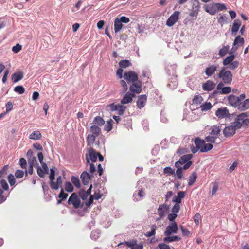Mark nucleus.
<instances>
[{"mask_svg":"<svg viewBox=\"0 0 249 249\" xmlns=\"http://www.w3.org/2000/svg\"><path fill=\"white\" fill-rule=\"evenodd\" d=\"M247 113H242L237 116L235 122L231 125L226 127L223 130L225 137L233 136L237 129L240 128L242 126H249V119L247 118Z\"/></svg>","mask_w":249,"mask_h":249,"instance_id":"f257e3e1","label":"nucleus"},{"mask_svg":"<svg viewBox=\"0 0 249 249\" xmlns=\"http://www.w3.org/2000/svg\"><path fill=\"white\" fill-rule=\"evenodd\" d=\"M196 147L192 146L191 147V151L193 153L197 152L198 150L202 153L207 152L213 148L211 143H206L205 141L199 138H197L194 141Z\"/></svg>","mask_w":249,"mask_h":249,"instance_id":"f03ea898","label":"nucleus"},{"mask_svg":"<svg viewBox=\"0 0 249 249\" xmlns=\"http://www.w3.org/2000/svg\"><path fill=\"white\" fill-rule=\"evenodd\" d=\"M233 52H231L229 53L230 55L226 57L223 61V65L227 69L234 70L237 69L239 66V61L237 60H234L235 59V55Z\"/></svg>","mask_w":249,"mask_h":249,"instance_id":"7ed1b4c3","label":"nucleus"},{"mask_svg":"<svg viewBox=\"0 0 249 249\" xmlns=\"http://www.w3.org/2000/svg\"><path fill=\"white\" fill-rule=\"evenodd\" d=\"M218 78L222 81V83L225 84H230L232 80V74L231 72L229 70H226L225 67H223L219 71L218 73L217 74Z\"/></svg>","mask_w":249,"mask_h":249,"instance_id":"20e7f679","label":"nucleus"},{"mask_svg":"<svg viewBox=\"0 0 249 249\" xmlns=\"http://www.w3.org/2000/svg\"><path fill=\"white\" fill-rule=\"evenodd\" d=\"M68 203L71 204L75 209L82 208L83 204L81 203L79 196L75 193H72L70 196Z\"/></svg>","mask_w":249,"mask_h":249,"instance_id":"39448f33","label":"nucleus"},{"mask_svg":"<svg viewBox=\"0 0 249 249\" xmlns=\"http://www.w3.org/2000/svg\"><path fill=\"white\" fill-rule=\"evenodd\" d=\"M121 245H125L131 249H143V245L142 242L137 244V240L133 239L130 241L121 242L118 244V246Z\"/></svg>","mask_w":249,"mask_h":249,"instance_id":"423d86ee","label":"nucleus"},{"mask_svg":"<svg viewBox=\"0 0 249 249\" xmlns=\"http://www.w3.org/2000/svg\"><path fill=\"white\" fill-rule=\"evenodd\" d=\"M246 98L245 94H242L239 96L230 95L228 98L229 104L235 107H237L240 101L244 100Z\"/></svg>","mask_w":249,"mask_h":249,"instance_id":"0eeeda50","label":"nucleus"},{"mask_svg":"<svg viewBox=\"0 0 249 249\" xmlns=\"http://www.w3.org/2000/svg\"><path fill=\"white\" fill-rule=\"evenodd\" d=\"M178 227L176 222H173L169 224L165 229L164 232L165 236H170L173 234H176L178 232Z\"/></svg>","mask_w":249,"mask_h":249,"instance_id":"6e6552de","label":"nucleus"},{"mask_svg":"<svg viewBox=\"0 0 249 249\" xmlns=\"http://www.w3.org/2000/svg\"><path fill=\"white\" fill-rule=\"evenodd\" d=\"M123 78L129 83H134L138 80V76L133 71L125 72L123 75Z\"/></svg>","mask_w":249,"mask_h":249,"instance_id":"1a4fd4ad","label":"nucleus"},{"mask_svg":"<svg viewBox=\"0 0 249 249\" xmlns=\"http://www.w3.org/2000/svg\"><path fill=\"white\" fill-rule=\"evenodd\" d=\"M142 82L139 80H137L134 83H132L129 87V90L134 94L140 93L142 90Z\"/></svg>","mask_w":249,"mask_h":249,"instance_id":"9d476101","label":"nucleus"},{"mask_svg":"<svg viewBox=\"0 0 249 249\" xmlns=\"http://www.w3.org/2000/svg\"><path fill=\"white\" fill-rule=\"evenodd\" d=\"M179 12H174L168 18L166 21V25L169 27L173 26L176 23L179 18Z\"/></svg>","mask_w":249,"mask_h":249,"instance_id":"9b49d317","label":"nucleus"},{"mask_svg":"<svg viewBox=\"0 0 249 249\" xmlns=\"http://www.w3.org/2000/svg\"><path fill=\"white\" fill-rule=\"evenodd\" d=\"M99 155V152H96L92 148H90L89 150V155L86 154V158L87 162L89 163H90V160L91 162H95Z\"/></svg>","mask_w":249,"mask_h":249,"instance_id":"f8f14e48","label":"nucleus"},{"mask_svg":"<svg viewBox=\"0 0 249 249\" xmlns=\"http://www.w3.org/2000/svg\"><path fill=\"white\" fill-rule=\"evenodd\" d=\"M219 67L218 65H209L205 70V74L208 76L211 77L217 71Z\"/></svg>","mask_w":249,"mask_h":249,"instance_id":"ddd939ff","label":"nucleus"},{"mask_svg":"<svg viewBox=\"0 0 249 249\" xmlns=\"http://www.w3.org/2000/svg\"><path fill=\"white\" fill-rule=\"evenodd\" d=\"M192 154L184 155L181 156L179 160L175 163V166L178 167L179 164H183L190 161V160L192 159Z\"/></svg>","mask_w":249,"mask_h":249,"instance_id":"4468645a","label":"nucleus"},{"mask_svg":"<svg viewBox=\"0 0 249 249\" xmlns=\"http://www.w3.org/2000/svg\"><path fill=\"white\" fill-rule=\"evenodd\" d=\"M245 40L244 38L241 37L240 36H237L234 39L233 42V45L235 47H232L231 52H234L238 47L243 46Z\"/></svg>","mask_w":249,"mask_h":249,"instance_id":"2eb2a0df","label":"nucleus"},{"mask_svg":"<svg viewBox=\"0 0 249 249\" xmlns=\"http://www.w3.org/2000/svg\"><path fill=\"white\" fill-rule=\"evenodd\" d=\"M215 115L218 118H224L229 116V110L226 107H221L218 108L216 112Z\"/></svg>","mask_w":249,"mask_h":249,"instance_id":"dca6fc26","label":"nucleus"},{"mask_svg":"<svg viewBox=\"0 0 249 249\" xmlns=\"http://www.w3.org/2000/svg\"><path fill=\"white\" fill-rule=\"evenodd\" d=\"M135 97V94L127 92L121 101L122 105L130 103L132 102L133 98Z\"/></svg>","mask_w":249,"mask_h":249,"instance_id":"f3484780","label":"nucleus"},{"mask_svg":"<svg viewBox=\"0 0 249 249\" xmlns=\"http://www.w3.org/2000/svg\"><path fill=\"white\" fill-rule=\"evenodd\" d=\"M215 87V84L211 80H208L202 85V89L204 91H210Z\"/></svg>","mask_w":249,"mask_h":249,"instance_id":"a211bd4d","label":"nucleus"},{"mask_svg":"<svg viewBox=\"0 0 249 249\" xmlns=\"http://www.w3.org/2000/svg\"><path fill=\"white\" fill-rule=\"evenodd\" d=\"M168 207L164 204L160 205L158 209V214L160 217L157 219V220H160L164 217L167 212Z\"/></svg>","mask_w":249,"mask_h":249,"instance_id":"6ab92c4d","label":"nucleus"},{"mask_svg":"<svg viewBox=\"0 0 249 249\" xmlns=\"http://www.w3.org/2000/svg\"><path fill=\"white\" fill-rule=\"evenodd\" d=\"M147 101L146 95H141L138 97L137 102V107L138 108L141 109L143 107Z\"/></svg>","mask_w":249,"mask_h":249,"instance_id":"aec40b11","label":"nucleus"},{"mask_svg":"<svg viewBox=\"0 0 249 249\" xmlns=\"http://www.w3.org/2000/svg\"><path fill=\"white\" fill-rule=\"evenodd\" d=\"M205 11L212 15H214L216 12L215 4H207L204 6Z\"/></svg>","mask_w":249,"mask_h":249,"instance_id":"412c9836","label":"nucleus"},{"mask_svg":"<svg viewBox=\"0 0 249 249\" xmlns=\"http://www.w3.org/2000/svg\"><path fill=\"white\" fill-rule=\"evenodd\" d=\"M223 83L222 82H220L217 85V90H221L220 91V93L222 94H227L231 92V88L229 87H223Z\"/></svg>","mask_w":249,"mask_h":249,"instance_id":"4be33fe9","label":"nucleus"},{"mask_svg":"<svg viewBox=\"0 0 249 249\" xmlns=\"http://www.w3.org/2000/svg\"><path fill=\"white\" fill-rule=\"evenodd\" d=\"M240 111H245L249 108V99L240 101L237 107Z\"/></svg>","mask_w":249,"mask_h":249,"instance_id":"5701e85b","label":"nucleus"},{"mask_svg":"<svg viewBox=\"0 0 249 249\" xmlns=\"http://www.w3.org/2000/svg\"><path fill=\"white\" fill-rule=\"evenodd\" d=\"M181 239V238L179 236L173 235L165 236L163 238V240L165 243H170L172 242L179 241Z\"/></svg>","mask_w":249,"mask_h":249,"instance_id":"b1692460","label":"nucleus"},{"mask_svg":"<svg viewBox=\"0 0 249 249\" xmlns=\"http://www.w3.org/2000/svg\"><path fill=\"white\" fill-rule=\"evenodd\" d=\"M221 130V129L220 128L219 126L213 125L212 126L211 128V132L210 133V134L217 138L219 135Z\"/></svg>","mask_w":249,"mask_h":249,"instance_id":"393cba45","label":"nucleus"},{"mask_svg":"<svg viewBox=\"0 0 249 249\" xmlns=\"http://www.w3.org/2000/svg\"><path fill=\"white\" fill-rule=\"evenodd\" d=\"M90 132L92 134L98 137L101 133V129L100 127L96 125H92L90 127Z\"/></svg>","mask_w":249,"mask_h":249,"instance_id":"a878e982","label":"nucleus"},{"mask_svg":"<svg viewBox=\"0 0 249 249\" xmlns=\"http://www.w3.org/2000/svg\"><path fill=\"white\" fill-rule=\"evenodd\" d=\"M23 78V73L22 72L14 73L12 75V80L14 83H16Z\"/></svg>","mask_w":249,"mask_h":249,"instance_id":"bb28decb","label":"nucleus"},{"mask_svg":"<svg viewBox=\"0 0 249 249\" xmlns=\"http://www.w3.org/2000/svg\"><path fill=\"white\" fill-rule=\"evenodd\" d=\"M42 135L39 130L34 131L29 135V139L34 140H38L41 139Z\"/></svg>","mask_w":249,"mask_h":249,"instance_id":"cd10ccee","label":"nucleus"},{"mask_svg":"<svg viewBox=\"0 0 249 249\" xmlns=\"http://www.w3.org/2000/svg\"><path fill=\"white\" fill-rule=\"evenodd\" d=\"M230 50V46L229 45L224 46L222 48H221L219 51L218 55L223 57L225 56L227 53H229L231 51L229 52Z\"/></svg>","mask_w":249,"mask_h":249,"instance_id":"c85d7f7f","label":"nucleus"},{"mask_svg":"<svg viewBox=\"0 0 249 249\" xmlns=\"http://www.w3.org/2000/svg\"><path fill=\"white\" fill-rule=\"evenodd\" d=\"M80 178L84 185H87L89 183L90 179V176L89 174L87 172H83L81 175Z\"/></svg>","mask_w":249,"mask_h":249,"instance_id":"c756f323","label":"nucleus"},{"mask_svg":"<svg viewBox=\"0 0 249 249\" xmlns=\"http://www.w3.org/2000/svg\"><path fill=\"white\" fill-rule=\"evenodd\" d=\"M203 101V98L200 95H196L194 96L192 101V104L195 105H200Z\"/></svg>","mask_w":249,"mask_h":249,"instance_id":"7c9ffc66","label":"nucleus"},{"mask_svg":"<svg viewBox=\"0 0 249 249\" xmlns=\"http://www.w3.org/2000/svg\"><path fill=\"white\" fill-rule=\"evenodd\" d=\"M93 124H94L93 125H96L99 126V127H101L104 124L105 121L101 117L96 116L93 120Z\"/></svg>","mask_w":249,"mask_h":249,"instance_id":"2f4dec72","label":"nucleus"},{"mask_svg":"<svg viewBox=\"0 0 249 249\" xmlns=\"http://www.w3.org/2000/svg\"><path fill=\"white\" fill-rule=\"evenodd\" d=\"M212 107L213 106L210 102H205L200 105L199 108L201 111L204 112L210 110Z\"/></svg>","mask_w":249,"mask_h":249,"instance_id":"473e14b6","label":"nucleus"},{"mask_svg":"<svg viewBox=\"0 0 249 249\" xmlns=\"http://www.w3.org/2000/svg\"><path fill=\"white\" fill-rule=\"evenodd\" d=\"M241 21L239 19H236L234 21V22L232 24V28H231V32L232 33H236L240 26H241Z\"/></svg>","mask_w":249,"mask_h":249,"instance_id":"72a5a7b5","label":"nucleus"},{"mask_svg":"<svg viewBox=\"0 0 249 249\" xmlns=\"http://www.w3.org/2000/svg\"><path fill=\"white\" fill-rule=\"evenodd\" d=\"M96 137V136L92 134L88 135L87 137V142L88 146H91L93 145L95 142Z\"/></svg>","mask_w":249,"mask_h":249,"instance_id":"f704fd0d","label":"nucleus"},{"mask_svg":"<svg viewBox=\"0 0 249 249\" xmlns=\"http://www.w3.org/2000/svg\"><path fill=\"white\" fill-rule=\"evenodd\" d=\"M122 23L119 20V18H116L114 20V31L116 33L119 32L122 28Z\"/></svg>","mask_w":249,"mask_h":249,"instance_id":"c9c22d12","label":"nucleus"},{"mask_svg":"<svg viewBox=\"0 0 249 249\" xmlns=\"http://www.w3.org/2000/svg\"><path fill=\"white\" fill-rule=\"evenodd\" d=\"M119 65L122 69L126 68L132 65L131 62L128 60H122L119 62Z\"/></svg>","mask_w":249,"mask_h":249,"instance_id":"e433bc0d","label":"nucleus"},{"mask_svg":"<svg viewBox=\"0 0 249 249\" xmlns=\"http://www.w3.org/2000/svg\"><path fill=\"white\" fill-rule=\"evenodd\" d=\"M197 173L196 171L193 172L189 177L188 182L189 186H192L195 183L197 178Z\"/></svg>","mask_w":249,"mask_h":249,"instance_id":"4c0bfd02","label":"nucleus"},{"mask_svg":"<svg viewBox=\"0 0 249 249\" xmlns=\"http://www.w3.org/2000/svg\"><path fill=\"white\" fill-rule=\"evenodd\" d=\"M156 225H153L151 227V231L146 232V233H145V236L147 237H150L154 236L156 234Z\"/></svg>","mask_w":249,"mask_h":249,"instance_id":"58836bf2","label":"nucleus"},{"mask_svg":"<svg viewBox=\"0 0 249 249\" xmlns=\"http://www.w3.org/2000/svg\"><path fill=\"white\" fill-rule=\"evenodd\" d=\"M68 196V194L65 193L64 192L63 189L62 188L61 190L60 191V193L58 195V197L61 198V200H58V204L61 203L62 201H64V200H66V198H67Z\"/></svg>","mask_w":249,"mask_h":249,"instance_id":"ea45409f","label":"nucleus"},{"mask_svg":"<svg viewBox=\"0 0 249 249\" xmlns=\"http://www.w3.org/2000/svg\"><path fill=\"white\" fill-rule=\"evenodd\" d=\"M120 83L122 86L121 92L123 94L125 93L128 89L127 85L126 82L124 80H121Z\"/></svg>","mask_w":249,"mask_h":249,"instance_id":"a19ab883","label":"nucleus"},{"mask_svg":"<svg viewBox=\"0 0 249 249\" xmlns=\"http://www.w3.org/2000/svg\"><path fill=\"white\" fill-rule=\"evenodd\" d=\"M71 181L72 184H73L76 187L78 188L80 187V182L78 178L75 176H72Z\"/></svg>","mask_w":249,"mask_h":249,"instance_id":"79ce46f5","label":"nucleus"},{"mask_svg":"<svg viewBox=\"0 0 249 249\" xmlns=\"http://www.w3.org/2000/svg\"><path fill=\"white\" fill-rule=\"evenodd\" d=\"M163 173L167 176H170L175 174V171L170 167H166L163 169Z\"/></svg>","mask_w":249,"mask_h":249,"instance_id":"37998d69","label":"nucleus"},{"mask_svg":"<svg viewBox=\"0 0 249 249\" xmlns=\"http://www.w3.org/2000/svg\"><path fill=\"white\" fill-rule=\"evenodd\" d=\"M126 107L122 105L118 104L117 105V111H118V114L120 115H122L124 112L125 111Z\"/></svg>","mask_w":249,"mask_h":249,"instance_id":"c03bdc74","label":"nucleus"},{"mask_svg":"<svg viewBox=\"0 0 249 249\" xmlns=\"http://www.w3.org/2000/svg\"><path fill=\"white\" fill-rule=\"evenodd\" d=\"M195 224L198 225L202 221V217L199 213H196L194 216Z\"/></svg>","mask_w":249,"mask_h":249,"instance_id":"a18cd8bd","label":"nucleus"},{"mask_svg":"<svg viewBox=\"0 0 249 249\" xmlns=\"http://www.w3.org/2000/svg\"><path fill=\"white\" fill-rule=\"evenodd\" d=\"M65 189L67 192H72L73 191L72 184L70 182H66L65 183Z\"/></svg>","mask_w":249,"mask_h":249,"instance_id":"49530a36","label":"nucleus"},{"mask_svg":"<svg viewBox=\"0 0 249 249\" xmlns=\"http://www.w3.org/2000/svg\"><path fill=\"white\" fill-rule=\"evenodd\" d=\"M9 166L8 165H5L0 171V178L4 177L7 174V170Z\"/></svg>","mask_w":249,"mask_h":249,"instance_id":"de8ad7c7","label":"nucleus"},{"mask_svg":"<svg viewBox=\"0 0 249 249\" xmlns=\"http://www.w3.org/2000/svg\"><path fill=\"white\" fill-rule=\"evenodd\" d=\"M112 122L113 121L111 119L107 122V124L104 127V130L105 131L109 132L112 129Z\"/></svg>","mask_w":249,"mask_h":249,"instance_id":"09e8293b","label":"nucleus"},{"mask_svg":"<svg viewBox=\"0 0 249 249\" xmlns=\"http://www.w3.org/2000/svg\"><path fill=\"white\" fill-rule=\"evenodd\" d=\"M14 91L19 94H22L25 92V89L22 86H17L14 88Z\"/></svg>","mask_w":249,"mask_h":249,"instance_id":"8fccbe9b","label":"nucleus"},{"mask_svg":"<svg viewBox=\"0 0 249 249\" xmlns=\"http://www.w3.org/2000/svg\"><path fill=\"white\" fill-rule=\"evenodd\" d=\"M181 231L182 235L185 236H189L190 234V232L186 228H185L183 226H180L179 227Z\"/></svg>","mask_w":249,"mask_h":249,"instance_id":"3c124183","label":"nucleus"},{"mask_svg":"<svg viewBox=\"0 0 249 249\" xmlns=\"http://www.w3.org/2000/svg\"><path fill=\"white\" fill-rule=\"evenodd\" d=\"M24 175V172L23 170H19V169L17 170L15 173V177L17 178H22L23 177Z\"/></svg>","mask_w":249,"mask_h":249,"instance_id":"603ef678","label":"nucleus"},{"mask_svg":"<svg viewBox=\"0 0 249 249\" xmlns=\"http://www.w3.org/2000/svg\"><path fill=\"white\" fill-rule=\"evenodd\" d=\"M217 138L214 136L210 135L205 138V141L208 142L214 143Z\"/></svg>","mask_w":249,"mask_h":249,"instance_id":"864d4df0","label":"nucleus"},{"mask_svg":"<svg viewBox=\"0 0 249 249\" xmlns=\"http://www.w3.org/2000/svg\"><path fill=\"white\" fill-rule=\"evenodd\" d=\"M37 173L38 176L41 178H44L45 174H46L44 171L40 166L37 167Z\"/></svg>","mask_w":249,"mask_h":249,"instance_id":"5fc2aeb1","label":"nucleus"},{"mask_svg":"<svg viewBox=\"0 0 249 249\" xmlns=\"http://www.w3.org/2000/svg\"><path fill=\"white\" fill-rule=\"evenodd\" d=\"M19 164L21 167L23 169H26L27 167V162L26 160L24 158H21L19 160Z\"/></svg>","mask_w":249,"mask_h":249,"instance_id":"6e6d98bb","label":"nucleus"},{"mask_svg":"<svg viewBox=\"0 0 249 249\" xmlns=\"http://www.w3.org/2000/svg\"><path fill=\"white\" fill-rule=\"evenodd\" d=\"M9 182L11 186H13L16 182L15 178L13 175L10 174L8 177Z\"/></svg>","mask_w":249,"mask_h":249,"instance_id":"4d7b16f0","label":"nucleus"},{"mask_svg":"<svg viewBox=\"0 0 249 249\" xmlns=\"http://www.w3.org/2000/svg\"><path fill=\"white\" fill-rule=\"evenodd\" d=\"M50 187L52 189L57 190L59 186H60L57 182H54L53 181H51L50 183Z\"/></svg>","mask_w":249,"mask_h":249,"instance_id":"13d9d810","label":"nucleus"},{"mask_svg":"<svg viewBox=\"0 0 249 249\" xmlns=\"http://www.w3.org/2000/svg\"><path fill=\"white\" fill-rule=\"evenodd\" d=\"M22 49V46L19 44H17L15 46L12 47V51L14 53H17L19 52Z\"/></svg>","mask_w":249,"mask_h":249,"instance_id":"bf43d9fd","label":"nucleus"},{"mask_svg":"<svg viewBox=\"0 0 249 249\" xmlns=\"http://www.w3.org/2000/svg\"><path fill=\"white\" fill-rule=\"evenodd\" d=\"M215 6H216V11L218 10L222 11L223 10L226 9V7L225 4L219 3H215Z\"/></svg>","mask_w":249,"mask_h":249,"instance_id":"052dcab7","label":"nucleus"},{"mask_svg":"<svg viewBox=\"0 0 249 249\" xmlns=\"http://www.w3.org/2000/svg\"><path fill=\"white\" fill-rule=\"evenodd\" d=\"M28 160V162L29 165L35 166L37 164L36 158V157H33L32 158H30Z\"/></svg>","mask_w":249,"mask_h":249,"instance_id":"680f3d73","label":"nucleus"},{"mask_svg":"<svg viewBox=\"0 0 249 249\" xmlns=\"http://www.w3.org/2000/svg\"><path fill=\"white\" fill-rule=\"evenodd\" d=\"M0 185L3 188V189L5 190H8L9 189V186L8 183L4 179H1L0 181Z\"/></svg>","mask_w":249,"mask_h":249,"instance_id":"e2e57ef3","label":"nucleus"},{"mask_svg":"<svg viewBox=\"0 0 249 249\" xmlns=\"http://www.w3.org/2000/svg\"><path fill=\"white\" fill-rule=\"evenodd\" d=\"M178 169L176 170V176L178 179H181L183 177L182 170L179 167H177Z\"/></svg>","mask_w":249,"mask_h":249,"instance_id":"0e129e2a","label":"nucleus"},{"mask_svg":"<svg viewBox=\"0 0 249 249\" xmlns=\"http://www.w3.org/2000/svg\"><path fill=\"white\" fill-rule=\"evenodd\" d=\"M79 195L80 198H81L83 200L86 199L88 196L86 193H85V191L84 190L80 191L79 192Z\"/></svg>","mask_w":249,"mask_h":249,"instance_id":"69168bd1","label":"nucleus"},{"mask_svg":"<svg viewBox=\"0 0 249 249\" xmlns=\"http://www.w3.org/2000/svg\"><path fill=\"white\" fill-rule=\"evenodd\" d=\"M226 19V16L222 15L218 18V21L222 26L225 23Z\"/></svg>","mask_w":249,"mask_h":249,"instance_id":"338daca9","label":"nucleus"},{"mask_svg":"<svg viewBox=\"0 0 249 249\" xmlns=\"http://www.w3.org/2000/svg\"><path fill=\"white\" fill-rule=\"evenodd\" d=\"M158 248L159 249H171L170 246L165 243H160Z\"/></svg>","mask_w":249,"mask_h":249,"instance_id":"774afa93","label":"nucleus"}]
</instances>
